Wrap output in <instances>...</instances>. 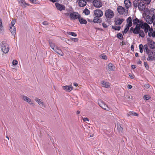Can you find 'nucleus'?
Here are the masks:
<instances>
[{
	"instance_id": "f257e3e1",
	"label": "nucleus",
	"mask_w": 155,
	"mask_h": 155,
	"mask_svg": "<svg viewBox=\"0 0 155 155\" xmlns=\"http://www.w3.org/2000/svg\"><path fill=\"white\" fill-rule=\"evenodd\" d=\"M151 0H135L133 1L134 7L136 8L138 7L140 11H143L145 8L146 5L149 4Z\"/></svg>"
},
{
	"instance_id": "f03ea898",
	"label": "nucleus",
	"mask_w": 155,
	"mask_h": 155,
	"mask_svg": "<svg viewBox=\"0 0 155 155\" xmlns=\"http://www.w3.org/2000/svg\"><path fill=\"white\" fill-rule=\"evenodd\" d=\"M133 24L137 25H139L141 28L144 29L145 32L147 33L148 31V28H150L149 25L146 23L144 22L142 20H139L136 18L133 20Z\"/></svg>"
},
{
	"instance_id": "7ed1b4c3",
	"label": "nucleus",
	"mask_w": 155,
	"mask_h": 155,
	"mask_svg": "<svg viewBox=\"0 0 155 155\" xmlns=\"http://www.w3.org/2000/svg\"><path fill=\"white\" fill-rule=\"evenodd\" d=\"M143 51L146 52L148 55V58H147L148 61H151L155 60V51L151 50L148 48L147 45H144L143 47Z\"/></svg>"
},
{
	"instance_id": "20e7f679",
	"label": "nucleus",
	"mask_w": 155,
	"mask_h": 155,
	"mask_svg": "<svg viewBox=\"0 0 155 155\" xmlns=\"http://www.w3.org/2000/svg\"><path fill=\"white\" fill-rule=\"evenodd\" d=\"M49 44L51 48L56 53L61 56L64 55V53L57 46L55 43L51 41H49Z\"/></svg>"
},
{
	"instance_id": "39448f33",
	"label": "nucleus",
	"mask_w": 155,
	"mask_h": 155,
	"mask_svg": "<svg viewBox=\"0 0 155 155\" xmlns=\"http://www.w3.org/2000/svg\"><path fill=\"white\" fill-rule=\"evenodd\" d=\"M0 48L2 51L4 53L8 52L9 50V46L5 42L3 41L0 44Z\"/></svg>"
},
{
	"instance_id": "423d86ee",
	"label": "nucleus",
	"mask_w": 155,
	"mask_h": 155,
	"mask_svg": "<svg viewBox=\"0 0 155 155\" xmlns=\"http://www.w3.org/2000/svg\"><path fill=\"white\" fill-rule=\"evenodd\" d=\"M104 15L107 19L112 18L114 15V14L113 11L109 9L105 11Z\"/></svg>"
},
{
	"instance_id": "0eeeda50",
	"label": "nucleus",
	"mask_w": 155,
	"mask_h": 155,
	"mask_svg": "<svg viewBox=\"0 0 155 155\" xmlns=\"http://www.w3.org/2000/svg\"><path fill=\"white\" fill-rule=\"evenodd\" d=\"M98 102L99 105L103 109L107 111L110 110L108 106L102 100H99Z\"/></svg>"
},
{
	"instance_id": "6e6552de",
	"label": "nucleus",
	"mask_w": 155,
	"mask_h": 155,
	"mask_svg": "<svg viewBox=\"0 0 155 155\" xmlns=\"http://www.w3.org/2000/svg\"><path fill=\"white\" fill-rule=\"evenodd\" d=\"M147 40V47H149L151 49H153L155 48V42L151 40L150 38H148Z\"/></svg>"
},
{
	"instance_id": "1a4fd4ad",
	"label": "nucleus",
	"mask_w": 155,
	"mask_h": 155,
	"mask_svg": "<svg viewBox=\"0 0 155 155\" xmlns=\"http://www.w3.org/2000/svg\"><path fill=\"white\" fill-rule=\"evenodd\" d=\"M94 6L97 8H100L102 5V3L99 0H94L93 2Z\"/></svg>"
},
{
	"instance_id": "9d476101",
	"label": "nucleus",
	"mask_w": 155,
	"mask_h": 155,
	"mask_svg": "<svg viewBox=\"0 0 155 155\" xmlns=\"http://www.w3.org/2000/svg\"><path fill=\"white\" fill-rule=\"evenodd\" d=\"M80 15L77 12H74L71 13L70 15V18L72 19H75L79 18Z\"/></svg>"
},
{
	"instance_id": "9b49d317",
	"label": "nucleus",
	"mask_w": 155,
	"mask_h": 155,
	"mask_svg": "<svg viewBox=\"0 0 155 155\" xmlns=\"http://www.w3.org/2000/svg\"><path fill=\"white\" fill-rule=\"evenodd\" d=\"M94 13L95 16L99 17H101L103 14V12L100 9H96L94 10Z\"/></svg>"
},
{
	"instance_id": "f8f14e48",
	"label": "nucleus",
	"mask_w": 155,
	"mask_h": 155,
	"mask_svg": "<svg viewBox=\"0 0 155 155\" xmlns=\"http://www.w3.org/2000/svg\"><path fill=\"white\" fill-rule=\"evenodd\" d=\"M55 5L57 9L60 11L64 10L65 9L64 5L60 4L58 2L55 3Z\"/></svg>"
},
{
	"instance_id": "ddd939ff",
	"label": "nucleus",
	"mask_w": 155,
	"mask_h": 155,
	"mask_svg": "<svg viewBox=\"0 0 155 155\" xmlns=\"http://www.w3.org/2000/svg\"><path fill=\"white\" fill-rule=\"evenodd\" d=\"M155 18L151 17L149 15H147L145 18L146 21L149 24H151L153 22V20Z\"/></svg>"
},
{
	"instance_id": "4468645a",
	"label": "nucleus",
	"mask_w": 155,
	"mask_h": 155,
	"mask_svg": "<svg viewBox=\"0 0 155 155\" xmlns=\"http://www.w3.org/2000/svg\"><path fill=\"white\" fill-rule=\"evenodd\" d=\"M22 98L24 101L27 102L29 104L32 105H34V104L32 102L31 100L29 97L23 95L22 96Z\"/></svg>"
},
{
	"instance_id": "2eb2a0df",
	"label": "nucleus",
	"mask_w": 155,
	"mask_h": 155,
	"mask_svg": "<svg viewBox=\"0 0 155 155\" xmlns=\"http://www.w3.org/2000/svg\"><path fill=\"white\" fill-rule=\"evenodd\" d=\"M77 2H78V5L80 7H84L87 4L85 0H77Z\"/></svg>"
},
{
	"instance_id": "dca6fc26",
	"label": "nucleus",
	"mask_w": 155,
	"mask_h": 155,
	"mask_svg": "<svg viewBox=\"0 0 155 155\" xmlns=\"http://www.w3.org/2000/svg\"><path fill=\"white\" fill-rule=\"evenodd\" d=\"M63 89L67 92H70L73 89V87L72 85H66L62 87Z\"/></svg>"
},
{
	"instance_id": "f3484780",
	"label": "nucleus",
	"mask_w": 155,
	"mask_h": 155,
	"mask_svg": "<svg viewBox=\"0 0 155 155\" xmlns=\"http://www.w3.org/2000/svg\"><path fill=\"white\" fill-rule=\"evenodd\" d=\"M9 27V30L10 31L12 35H13L14 37H15L16 31L15 27L14 26H10Z\"/></svg>"
},
{
	"instance_id": "a211bd4d",
	"label": "nucleus",
	"mask_w": 155,
	"mask_h": 155,
	"mask_svg": "<svg viewBox=\"0 0 155 155\" xmlns=\"http://www.w3.org/2000/svg\"><path fill=\"white\" fill-rule=\"evenodd\" d=\"M124 20L123 18H117L115 20V24L116 25H120L122 24Z\"/></svg>"
},
{
	"instance_id": "6ab92c4d",
	"label": "nucleus",
	"mask_w": 155,
	"mask_h": 155,
	"mask_svg": "<svg viewBox=\"0 0 155 155\" xmlns=\"http://www.w3.org/2000/svg\"><path fill=\"white\" fill-rule=\"evenodd\" d=\"M35 100L40 105L44 107H45V105L44 104L42 101L41 100L38 98H35Z\"/></svg>"
},
{
	"instance_id": "aec40b11",
	"label": "nucleus",
	"mask_w": 155,
	"mask_h": 155,
	"mask_svg": "<svg viewBox=\"0 0 155 155\" xmlns=\"http://www.w3.org/2000/svg\"><path fill=\"white\" fill-rule=\"evenodd\" d=\"M101 84L102 87L105 88L109 87L110 86V84L108 82L106 81H102Z\"/></svg>"
},
{
	"instance_id": "412c9836",
	"label": "nucleus",
	"mask_w": 155,
	"mask_h": 155,
	"mask_svg": "<svg viewBox=\"0 0 155 155\" xmlns=\"http://www.w3.org/2000/svg\"><path fill=\"white\" fill-rule=\"evenodd\" d=\"M149 14L155 18V9L151 8L149 11Z\"/></svg>"
},
{
	"instance_id": "4be33fe9",
	"label": "nucleus",
	"mask_w": 155,
	"mask_h": 155,
	"mask_svg": "<svg viewBox=\"0 0 155 155\" xmlns=\"http://www.w3.org/2000/svg\"><path fill=\"white\" fill-rule=\"evenodd\" d=\"M117 11L120 14H123L125 11V9L123 7L119 6L117 8Z\"/></svg>"
},
{
	"instance_id": "5701e85b",
	"label": "nucleus",
	"mask_w": 155,
	"mask_h": 155,
	"mask_svg": "<svg viewBox=\"0 0 155 155\" xmlns=\"http://www.w3.org/2000/svg\"><path fill=\"white\" fill-rule=\"evenodd\" d=\"M125 6L127 8H128L131 6V3L129 0H125L124 1Z\"/></svg>"
},
{
	"instance_id": "b1692460",
	"label": "nucleus",
	"mask_w": 155,
	"mask_h": 155,
	"mask_svg": "<svg viewBox=\"0 0 155 155\" xmlns=\"http://www.w3.org/2000/svg\"><path fill=\"white\" fill-rule=\"evenodd\" d=\"M140 28H141V27H140L139 25H137L135 28L134 29L133 33L136 34H138L140 30Z\"/></svg>"
},
{
	"instance_id": "393cba45",
	"label": "nucleus",
	"mask_w": 155,
	"mask_h": 155,
	"mask_svg": "<svg viewBox=\"0 0 155 155\" xmlns=\"http://www.w3.org/2000/svg\"><path fill=\"white\" fill-rule=\"evenodd\" d=\"M18 2L19 3L21 4V5L24 8L26 7V5H29V4L26 3L24 0H18Z\"/></svg>"
},
{
	"instance_id": "a878e982",
	"label": "nucleus",
	"mask_w": 155,
	"mask_h": 155,
	"mask_svg": "<svg viewBox=\"0 0 155 155\" xmlns=\"http://www.w3.org/2000/svg\"><path fill=\"white\" fill-rule=\"evenodd\" d=\"M108 69L110 71H114L115 69V67L112 63H110L108 65Z\"/></svg>"
},
{
	"instance_id": "bb28decb",
	"label": "nucleus",
	"mask_w": 155,
	"mask_h": 155,
	"mask_svg": "<svg viewBox=\"0 0 155 155\" xmlns=\"http://www.w3.org/2000/svg\"><path fill=\"white\" fill-rule=\"evenodd\" d=\"M99 17L95 16L93 19V21L94 23H100L101 21V20Z\"/></svg>"
},
{
	"instance_id": "cd10ccee",
	"label": "nucleus",
	"mask_w": 155,
	"mask_h": 155,
	"mask_svg": "<svg viewBox=\"0 0 155 155\" xmlns=\"http://www.w3.org/2000/svg\"><path fill=\"white\" fill-rule=\"evenodd\" d=\"M78 20L81 24H86L87 23V21L86 20L82 18H81V16L78 19Z\"/></svg>"
},
{
	"instance_id": "c85d7f7f",
	"label": "nucleus",
	"mask_w": 155,
	"mask_h": 155,
	"mask_svg": "<svg viewBox=\"0 0 155 155\" xmlns=\"http://www.w3.org/2000/svg\"><path fill=\"white\" fill-rule=\"evenodd\" d=\"M127 25H129V26H131L132 25V19L131 17H129L127 19Z\"/></svg>"
},
{
	"instance_id": "c756f323",
	"label": "nucleus",
	"mask_w": 155,
	"mask_h": 155,
	"mask_svg": "<svg viewBox=\"0 0 155 155\" xmlns=\"http://www.w3.org/2000/svg\"><path fill=\"white\" fill-rule=\"evenodd\" d=\"M127 115L128 116H129L131 115H134L136 116H138V114L136 113L133 111H130L128 112Z\"/></svg>"
},
{
	"instance_id": "7c9ffc66",
	"label": "nucleus",
	"mask_w": 155,
	"mask_h": 155,
	"mask_svg": "<svg viewBox=\"0 0 155 155\" xmlns=\"http://www.w3.org/2000/svg\"><path fill=\"white\" fill-rule=\"evenodd\" d=\"M5 32V28L3 26L0 27V34L3 35Z\"/></svg>"
},
{
	"instance_id": "2f4dec72",
	"label": "nucleus",
	"mask_w": 155,
	"mask_h": 155,
	"mask_svg": "<svg viewBox=\"0 0 155 155\" xmlns=\"http://www.w3.org/2000/svg\"><path fill=\"white\" fill-rule=\"evenodd\" d=\"M117 128L119 132H122L123 128L121 127L120 124H117Z\"/></svg>"
},
{
	"instance_id": "473e14b6",
	"label": "nucleus",
	"mask_w": 155,
	"mask_h": 155,
	"mask_svg": "<svg viewBox=\"0 0 155 155\" xmlns=\"http://www.w3.org/2000/svg\"><path fill=\"white\" fill-rule=\"evenodd\" d=\"M148 35L149 37H150L152 36V33L153 31V30L152 29H151L150 27L149 28H148Z\"/></svg>"
},
{
	"instance_id": "72a5a7b5",
	"label": "nucleus",
	"mask_w": 155,
	"mask_h": 155,
	"mask_svg": "<svg viewBox=\"0 0 155 155\" xmlns=\"http://www.w3.org/2000/svg\"><path fill=\"white\" fill-rule=\"evenodd\" d=\"M138 34H139V36L142 38H143L145 36L144 32L142 30H140Z\"/></svg>"
},
{
	"instance_id": "f704fd0d",
	"label": "nucleus",
	"mask_w": 155,
	"mask_h": 155,
	"mask_svg": "<svg viewBox=\"0 0 155 155\" xmlns=\"http://www.w3.org/2000/svg\"><path fill=\"white\" fill-rule=\"evenodd\" d=\"M130 27V26H129V25H126V28L123 31V33L125 34L127 33Z\"/></svg>"
},
{
	"instance_id": "c9c22d12",
	"label": "nucleus",
	"mask_w": 155,
	"mask_h": 155,
	"mask_svg": "<svg viewBox=\"0 0 155 155\" xmlns=\"http://www.w3.org/2000/svg\"><path fill=\"white\" fill-rule=\"evenodd\" d=\"M143 98L144 100L147 101L150 99L151 98V97L149 95H145L143 96Z\"/></svg>"
},
{
	"instance_id": "e433bc0d",
	"label": "nucleus",
	"mask_w": 155,
	"mask_h": 155,
	"mask_svg": "<svg viewBox=\"0 0 155 155\" xmlns=\"http://www.w3.org/2000/svg\"><path fill=\"white\" fill-rule=\"evenodd\" d=\"M67 34L68 35H71L74 37H76L77 36V35L75 33L72 32H68Z\"/></svg>"
},
{
	"instance_id": "4c0bfd02",
	"label": "nucleus",
	"mask_w": 155,
	"mask_h": 155,
	"mask_svg": "<svg viewBox=\"0 0 155 155\" xmlns=\"http://www.w3.org/2000/svg\"><path fill=\"white\" fill-rule=\"evenodd\" d=\"M112 28L116 30L119 31L121 27L120 26H112Z\"/></svg>"
},
{
	"instance_id": "58836bf2",
	"label": "nucleus",
	"mask_w": 155,
	"mask_h": 155,
	"mask_svg": "<svg viewBox=\"0 0 155 155\" xmlns=\"http://www.w3.org/2000/svg\"><path fill=\"white\" fill-rule=\"evenodd\" d=\"M84 12L85 14L86 15H88L90 14V11L87 8H85L84 9Z\"/></svg>"
},
{
	"instance_id": "ea45409f",
	"label": "nucleus",
	"mask_w": 155,
	"mask_h": 155,
	"mask_svg": "<svg viewBox=\"0 0 155 155\" xmlns=\"http://www.w3.org/2000/svg\"><path fill=\"white\" fill-rule=\"evenodd\" d=\"M117 37L118 38L121 40L123 38L122 35L120 33L117 34Z\"/></svg>"
},
{
	"instance_id": "a19ab883",
	"label": "nucleus",
	"mask_w": 155,
	"mask_h": 155,
	"mask_svg": "<svg viewBox=\"0 0 155 155\" xmlns=\"http://www.w3.org/2000/svg\"><path fill=\"white\" fill-rule=\"evenodd\" d=\"M70 39L71 41L74 42H77L78 41V38H70Z\"/></svg>"
},
{
	"instance_id": "79ce46f5",
	"label": "nucleus",
	"mask_w": 155,
	"mask_h": 155,
	"mask_svg": "<svg viewBox=\"0 0 155 155\" xmlns=\"http://www.w3.org/2000/svg\"><path fill=\"white\" fill-rule=\"evenodd\" d=\"M100 57L102 59L105 60H106L107 59V56L105 54H101V55Z\"/></svg>"
},
{
	"instance_id": "37998d69",
	"label": "nucleus",
	"mask_w": 155,
	"mask_h": 155,
	"mask_svg": "<svg viewBox=\"0 0 155 155\" xmlns=\"http://www.w3.org/2000/svg\"><path fill=\"white\" fill-rule=\"evenodd\" d=\"M143 46L142 44L140 45H139V48L140 49V51L141 53H142L143 52Z\"/></svg>"
},
{
	"instance_id": "c03bdc74",
	"label": "nucleus",
	"mask_w": 155,
	"mask_h": 155,
	"mask_svg": "<svg viewBox=\"0 0 155 155\" xmlns=\"http://www.w3.org/2000/svg\"><path fill=\"white\" fill-rule=\"evenodd\" d=\"M15 23V20L14 19H13L11 23V25L10 26H14V25Z\"/></svg>"
},
{
	"instance_id": "a18cd8bd",
	"label": "nucleus",
	"mask_w": 155,
	"mask_h": 155,
	"mask_svg": "<svg viewBox=\"0 0 155 155\" xmlns=\"http://www.w3.org/2000/svg\"><path fill=\"white\" fill-rule=\"evenodd\" d=\"M18 64V61L16 60H13L12 61L13 64L15 66L16 65Z\"/></svg>"
},
{
	"instance_id": "49530a36",
	"label": "nucleus",
	"mask_w": 155,
	"mask_h": 155,
	"mask_svg": "<svg viewBox=\"0 0 155 155\" xmlns=\"http://www.w3.org/2000/svg\"><path fill=\"white\" fill-rule=\"evenodd\" d=\"M144 65L145 67L147 69H148L149 68V66H148V65L147 64V63L146 62H144Z\"/></svg>"
},
{
	"instance_id": "de8ad7c7",
	"label": "nucleus",
	"mask_w": 155,
	"mask_h": 155,
	"mask_svg": "<svg viewBox=\"0 0 155 155\" xmlns=\"http://www.w3.org/2000/svg\"><path fill=\"white\" fill-rule=\"evenodd\" d=\"M83 120L84 121H85V122L89 121V119L88 118H87V117L83 118Z\"/></svg>"
},
{
	"instance_id": "09e8293b",
	"label": "nucleus",
	"mask_w": 155,
	"mask_h": 155,
	"mask_svg": "<svg viewBox=\"0 0 155 155\" xmlns=\"http://www.w3.org/2000/svg\"><path fill=\"white\" fill-rule=\"evenodd\" d=\"M144 87L145 88L148 89L149 87L150 86L148 84H146L144 85Z\"/></svg>"
},
{
	"instance_id": "8fccbe9b",
	"label": "nucleus",
	"mask_w": 155,
	"mask_h": 155,
	"mask_svg": "<svg viewBox=\"0 0 155 155\" xmlns=\"http://www.w3.org/2000/svg\"><path fill=\"white\" fill-rule=\"evenodd\" d=\"M102 25L104 28H106L108 27V26L106 25L105 23H102Z\"/></svg>"
},
{
	"instance_id": "3c124183",
	"label": "nucleus",
	"mask_w": 155,
	"mask_h": 155,
	"mask_svg": "<svg viewBox=\"0 0 155 155\" xmlns=\"http://www.w3.org/2000/svg\"><path fill=\"white\" fill-rule=\"evenodd\" d=\"M43 25H48V23L46 21H44L42 23Z\"/></svg>"
},
{
	"instance_id": "603ef678",
	"label": "nucleus",
	"mask_w": 155,
	"mask_h": 155,
	"mask_svg": "<svg viewBox=\"0 0 155 155\" xmlns=\"http://www.w3.org/2000/svg\"><path fill=\"white\" fill-rule=\"evenodd\" d=\"M129 76L130 77L131 79H133L134 78V76L130 74H129Z\"/></svg>"
},
{
	"instance_id": "864d4df0",
	"label": "nucleus",
	"mask_w": 155,
	"mask_h": 155,
	"mask_svg": "<svg viewBox=\"0 0 155 155\" xmlns=\"http://www.w3.org/2000/svg\"><path fill=\"white\" fill-rule=\"evenodd\" d=\"M3 26V24L2 21V19L1 18H0V27L2 26Z\"/></svg>"
},
{
	"instance_id": "5fc2aeb1",
	"label": "nucleus",
	"mask_w": 155,
	"mask_h": 155,
	"mask_svg": "<svg viewBox=\"0 0 155 155\" xmlns=\"http://www.w3.org/2000/svg\"><path fill=\"white\" fill-rule=\"evenodd\" d=\"M32 3L33 4H37V1L36 0H32Z\"/></svg>"
},
{
	"instance_id": "6e6d98bb",
	"label": "nucleus",
	"mask_w": 155,
	"mask_h": 155,
	"mask_svg": "<svg viewBox=\"0 0 155 155\" xmlns=\"http://www.w3.org/2000/svg\"><path fill=\"white\" fill-rule=\"evenodd\" d=\"M132 86L131 85H128L127 86V87L129 88V89H131L132 88Z\"/></svg>"
},
{
	"instance_id": "4d7b16f0",
	"label": "nucleus",
	"mask_w": 155,
	"mask_h": 155,
	"mask_svg": "<svg viewBox=\"0 0 155 155\" xmlns=\"http://www.w3.org/2000/svg\"><path fill=\"white\" fill-rule=\"evenodd\" d=\"M152 37H155V31H153Z\"/></svg>"
},
{
	"instance_id": "13d9d810",
	"label": "nucleus",
	"mask_w": 155,
	"mask_h": 155,
	"mask_svg": "<svg viewBox=\"0 0 155 155\" xmlns=\"http://www.w3.org/2000/svg\"><path fill=\"white\" fill-rule=\"evenodd\" d=\"M131 50H133L134 49V46L133 45H131Z\"/></svg>"
},
{
	"instance_id": "bf43d9fd",
	"label": "nucleus",
	"mask_w": 155,
	"mask_h": 155,
	"mask_svg": "<svg viewBox=\"0 0 155 155\" xmlns=\"http://www.w3.org/2000/svg\"><path fill=\"white\" fill-rule=\"evenodd\" d=\"M73 84L75 87H77L78 86V84L76 83H74Z\"/></svg>"
},
{
	"instance_id": "052dcab7",
	"label": "nucleus",
	"mask_w": 155,
	"mask_h": 155,
	"mask_svg": "<svg viewBox=\"0 0 155 155\" xmlns=\"http://www.w3.org/2000/svg\"><path fill=\"white\" fill-rule=\"evenodd\" d=\"M71 13H66L65 14V15L67 16H70V15Z\"/></svg>"
},
{
	"instance_id": "680f3d73",
	"label": "nucleus",
	"mask_w": 155,
	"mask_h": 155,
	"mask_svg": "<svg viewBox=\"0 0 155 155\" xmlns=\"http://www.w3.org/2000/svg\"><path fill=\"white\" fill-rule=\"evenodd\" d=\"M132 68L133 69H135L136 68V66L135 65H132Z\"/></svg>"
},
{
	"instance_id": "e2e57ef3",
	"label": "nucleus",
	"mask_w": 155,
	"mask_h": 155,
	"mask_svg": "<svg viewBox=\"0 0 155 155\" xmlns=\"http://www.w3.org/2000/svg\"><path fill=\"white\" fill-rule=\"evenodd\" d=\"M50 0L51 2H54L56 1V0Z\"/></svg>"
},
{
	"instance_id": "0e129e2a",
	"label": "nucleus",
	"mask_w": 155,
	"mask_h": 155,
	"mask_svg": "<svg viewBox=\"0 0 155 155\" xmlns=\"http://www.w3.org/2000/svg\"><path fill=\"white\" fill-rule=\"evenodd\" d=\"M134 28H133V27H131V28H130V30L131 31H134Z\"/></svg>"
},
{
	"instance_id": "69168bd1",
	"label": "nucleus",
	"mask_w": 155,
	"mask_h": 155,
	"mask_svg": "<svg viewBox=\"0 0 155 155\" xmlns=\"http://www.w3.org/2000/svg\"><path fill=\"white\" fill-rule=\"evenodd\" d=\"M135 56L136 57H137L138 56V53H136L135 54Z\"/></svg>"
},
{
	"instance_id": "338daca9",
	"label": "nucleus",
	"mask_w": 155,
	"mask_h": 155,
	"mask_svg": "<svg viewBox=\"0 0 155 155\" xmlns=\"http://www.w3.org/2000/svg\"><path fill=\"white\" fill-rule=\"evenodd\" d=\"M76 113L77 114H79L80 113V111L79 110L77 111Z\"/></svg>"
},
{
	"instance_id": "774afa93",
	"label": "nucleus",
	"mask_w": 155,
	"mask_h": 155,
	"mask_svg": "<svg viewBox=\"0 0 155 155\" xmlns=\"http://www.w3.org/2000/svg\"><path fill=\"white\" fill-rule=\"evenodd\" d=\"M154 25H155V20L153 21V22H152Z\"/></svg>"
}]
</instances>
